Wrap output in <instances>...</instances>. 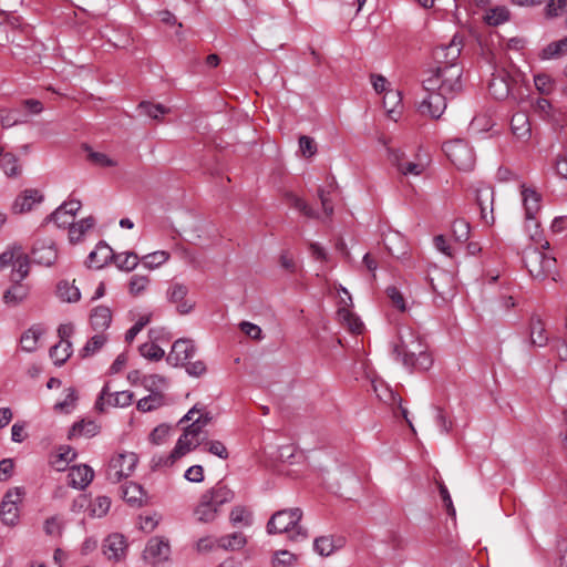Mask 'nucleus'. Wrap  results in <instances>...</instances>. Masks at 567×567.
<instances>
[{"label":"nucleus","instance_id":"1","mask_svg":"<svg viewBox=\"0 0 567 567\" xmlns=\"http://www.w3.org/2000/svg\"><path fill=\"white\" fill-rule=\"evenodd\" d=\"M462 68L457 63L440 65L423 79L426 95L419 103V111L439 118L446 109L447 97L462 90Z\"/></svg>","mask_w":567,"mask_h":567},{"label":"nucleus","instance_id":"2","mask_svg":"<svg viewBox=\"0 0 567 567\" xmlns=\"http://www.w3.org/2000/svg\"><path fill=\"white\" fill-rule=\"evenodd\" d=\"M234 496V492L226 485L216 484L200 495L194 508L195 518L204 524L215 522L221 514L223 506L230 503Z\"/></svg>","mask_w":567,"mask_h":567},{"label":"nucleus","instance_id":"3","mask_svg":"<svg viewBox=\"0 0 567 567\" xmlns=\"http://www.w3.org/2000/svg\"><path fill=\"white\" fill-rule=\"evenodd\" d=\"M520 196L525 212V230L529 234L530 240L535 244H539L542 249H549V241L543 238V233L537 219V214L542 207V195L535 188L523 185Z\"/></svg>","mask_w":567,"mask_h":567},{"label":"nucleus","instance_id":"4","mask_svg":"<svg viewBox=\"0 0 567 567\" xmlns=\"http://www.w3.org/2000/svg\"><path fill=\"white\" fill-rule=\"evenodd\" d=\"M302 518L300 508H289L276 512L267 524L268 534H289L293 542L308 538V532L299 523Z\"/></svg>","mask_w":567,"mask_h":567},{"label":"nucleus","instance_id":"5","mask_svg":"<svg viewBox=\"0 0 567 567\" xmlns=\"http://www.w3.org/2000/svg\"><path fill=\"white\" fill-rule=\"evenodd\" d=\"M203 441V434L188 425L178 437L173 451L167 455L153 457L154 467L172 466L177 460L194 451Z\"/></svg>","mask_w":567,"mask_h":567},{"label":"nucleus","instance_id":"6","mask_svg":"<svg viewBox=\"0 0 567 567\" xmlns=\"http://www.w3.org/2000/svg\"><path fill=\"white\" fill-rule=\"evenodd\" d=\"M138 456L135 452L121 450L115 452L107 464V478L117 483L123 478L130 477L136 470Z\"/></svg>","mask_w":567,"mask_h":567},{"label":"nucleus","instance_id":"7","mask_svg":"<svg viewBox=\"0 0 567 567\" xmlns=\"http://www.w3.org/2000/svg\"><path fill=\"white\" fill-rule=\"evenodd\" d=\"M142 558L150 567H168L172 563V547L164 536L151 537L143 550Z\"/></svg>","mask_w":567,"mask_h":567},{"label":"nucleus","instance_id":"8","mask_svg":"<svg viewBox=\"0 0 567 567\" xmlns=\"http://www.w3.org/2000/svg\"><path fill=\"white\" fill-rule=\"evenodd\" d=\"M523 259L526 269L534 279L544 280L555 270L556 259L537 248L525 249Z\"/></svg>","mask_w":567,"mask_h":567},{"label":"nucleus","instance_id":"9","mask_svg":"<svg viewBox=\"0 0 567 567\" xmlns=\"http://www.w3.org/2000/svg\"><path fill=\"white\" fill-rule=\"evenodd\" d=\"M386 152L389 162L403 176H421L430 165V159L426 156L417 155L414 161H410L400 150L388 147Z\"/></svg>","mask_w":567,"mask_h":567},{"label":"nucleus","instance_id":"10","mask_svg":"<svg viewBox=\"0 0 567 567\" xmlns=\"http://www.w3.org/2000/svg\"><path fill=\"white\" fill-rule=\"evenodd\" d=\"M444 152L453 165L461 171H472L475 166V154L463 140H454L444 144Z\"/></svg>","mask_w":567,"mask_h":567},{"label":"nucleus","instance_id":"11","mask_svg":"<svg viewBox=\"0 0 567 567\" xmlns=\"http://www.w3.org/2000/svg\"><path fill=\"white\" fill-rule=\"evenodd\" d=\"M25 492L22 487H12L7 491L0 504V518L7 526H16L20 520L19 505L24 498Z\"/></svg>","mask_w":567,"mask_h":567},{"label":"nucleus","instance_id":"12","mask_svg":"<svg viewBox=\"0 0 567 567\" xmlns=\"http://www.w3.org/2000/svg\"><path fill=\"white\" fill-rule=\"evenodd\" d=\"M516 78L506 69L496 70L489 81V92L496 100L514 96Z\"/></svg>","mask_w":567,"mask_h":567},{"label":"nucleus","instance_id":"13","mask_svg":"<svg viewBox=\"0 0 567 567\" xmlns=\"http://www.w3.org/2000/svg\"><path fill=\"white\" fill-rule=\"evenodd\" d=\"M398 357H402L405 365H411L420 370H427L432 365V358L421 337Z\"/></svg>","mask_w":567,"mask_h":567},{"label":"nucleus","instance_id":"14","mask_svg":"<svg viewBox=\"0 0 567 567\" xmlns=\"http://www.w3.org/2000/svg\"><path fill=\"white\" fill-rule=\"evenodd\" d=\"M166 299L179 315H188L195 308V301L188 297V287L182 282H173L167 288Z\"/></svg>","mask_w":567,"mask_h":567},{"label":"nucleus","instance_id":"15","mask_svg":"<svg viewBox=\"0 0 567 567\" xmlns=\"http://www.w3.org/2000/svg\"><path fill=\"white\" fill-rule=\"evenodd\" d=\"M195 353L196 347L194 341L187 338H181L173 343L166 357V361L172 367H184Z\"/></svg>","mask_w":567,"mask_h":567},{"label":"nucleus","instance_id":"16","mask_svg":"<svg viewBox=\"0 0 567 567\" xmlns=\"http://www.w3.org/2000/svg\"><path fill=\"white\" fill-rule=\"evenodd\" d=\"M102 548L109 560L121 561L126 557L128 544L124 535L113 533L104 539Z\"/></svg>","mask_w":567,"mask_h":567},{"label":"nucleus","instance_id":"17","mask_svg":"<svg viewBox=\"0 0 567 567\" xmlns=\"http://www.w3.org/2000/svg\"><path fill=\"white\" fill-rule=\"evenodd\" d=\"M133 398L134 394L131 391H117L115 393H110L109 385L105 384L96 401V408L101 411L104 410L105 405L126 408L131 405Z\"/></svg>","mask_w":567,"mask_h":567},{"label":"nucleus","instance_id":"18","mask_svg":"<svg viewBox=\"0 0 567 567\" xmlns=\"http://www.w3.org/2000/svg\"><path fill=\"white\" fill-rule=\"evenodd\" d=\"M42 200L43 195L38 189H25L16 197L11 210L16 215L27 214Z\"/></svg>","mask_w":567,"mask_h":567},{"label":"nucleus","instance_id":"19","mask_svg":"<svg viewBox=\"0 0 567 567\" xmlns=\"http://www.w3.org/2000/svg\"><path fill=\"white\" fill-rule=\"evenodd\" d=\"M81 208V202L71 199L59 206L50 216L58 227H70L74 220L75 214Z\"/></svg>","mask_w":567,"mask_h":567},{"label":"nucleus","instance_id":"20","mask_svg":"<svg viewBox=\"0 0 567 567\" xmlns=\"http://www.w3.org/2000/svg\"><path fill=\"white\" fill-rule=\"evenodd\" d=\"M32 254L35 262L47 267L52 266L58 258V251L54 243L47 239L38 241Z\"/></svg>","mask_w":567,"mask_h":567},{"label":"nucleus","instance_id":"21","mask_svg":"<svg viewBox=\"0 0 567 567\" xmlns=\"http://www.w3.org/2000/svg\"><path fill=\"white\" fill-rule=\"evenodd\" d=\"M462 50V41L456 35L449 44L442 45L435 50V58L441 65L456 63Z\"/></svg>","mask_w":567,"mask_h":567},{"label":"nucleus","instance_id":"22","mask_svg":"<svg viewBox=\"0 0 567 567\" xmlns=\"http://www.w3.org/2000/svg\"><path fill=\"white\" fill-rule=\"evenodd\" d=\"M94 472L87 465L73 466L68 473L69 485L80 489L86 487L92 482Z\"/></svg>","mask_w":567,"mask_h":567},{"label":"nucleus","instance_id":"23","mask_svg":"<svg viewBox=\"0 0 567 567\" xmlns=\"http://www.w3.org/2000/svg\"><path fill=\"white\" fill-rule=\"evenodd\" d=\"M114 257L112 248L105 243H99L87 257L89 267L101 269Z\"/></svg>","mask_w":567,"mask_h":567},{"label":"nucleus","instance_id":"24","mask_svg":"<svg viewBox=\"0 0 567 567\" xmlns=\"http://www.w3.org/2000/svg\"><path fill=\"white\" fill-rule=\"evenodd\" d=\"M212 420V414L204 406L196 404L183 416L181 422L190 421L192 423L189 425L203 434L204 427L207 426Z\"/></svg>","mask_w":567,"mask_h":567},{"label":"nucleus","instance_id":"25","mask_svg":"<svg viewBox=\"0 0 567 567\" xmlns=\"http://www.w3.org/2000/svg\"><path fill=\"white\" fill-rule=\"evenodd\" d=\"M511 130L513 135L520 141H527L532 136L529 117L524 112H517L512 116Z\"/></svg>","mask_w":567,"mask_h":567},{"label":"nucleus","instance_id":"26","mask_svg":"<svg viewBox=\"0 0 567 567\" xmlns=\"http://www.w3.org/2000/svg\"><path fill=\"white\" fill-rule=\"evenodd\" d=\"M344 545V540L341 537L334 536H320L317 537L313 542L315 551L322 556L328 557L332 555L336 550L341 548Z\"/></svg>","mask_w":567,"mask_h":567},{"label":"nucleus","instance_id":"27","mask_svg":"<svg viewBox=\"0 0 567 567\" xmlns=\"http://www.w3.org/2000/svg\"><path fill=\"white\" fill-rule=\"evenodd\" d=\"M123 498L131 506L141 507L147 503V494L144 491L143 486L135 483L130 482L123 487Z\"/></svg>","mask_w":567,"mask_h":567},{"label":"nucleus","instance_id":"28","mask_svg":"<svg viewBox=\"0 0 567 567\" xmlns=\"http://www.w3.org/2000/svg\"><path fill=\"white\" fill-rule=\"evenodd\" d=\"M383 107L391 120L398 121L403 109L401 92L396 89L386 91V94L383 95Z\"/></svg>","mask_w":567,"mask_h":567},{"label":"nucleus","instance_id":"29","mask_svg":"<svg viewBox=\"0 0 567 567\" xmlns=\"http://www.w3.org/2000/svg\"><path fill=\"white\" fill-rule=\"evenodd\" d=\"M28 296L29 287L21 284V281H14V284L3 293V301L7 306L17 307L24 302Z\"/></svg>","mask_w":567,"mask_h":567},{"label":"nucleus","instance_id":"30","mask_svg":"<svg viewBox=\"0 0 567 567\" xmlns=\"http://www.w3.org/2000/svg\"><path fill=\"white\" fill-rule=\"evenodd\" d=\"M92 328L97 332H104L112 322V311L109 307H95L90 316Z\"/></svg>","mask_w":567,"mask_h":567},{"label":"nucleus","instance_id":"31","mask_svg":"<svg viewBox=\"0 0 567 567\" xmlns=\"http://www.w3.org/2000/svg\"><path fill=\"white\" fill-rule=\"evenodd\" d=\"M76 456L72 447L68 445L60 446L55 453L51 455L50 463L56 471H64L69 463Z\"/></svg>","mask_w":567,"mask_h":567},{"label":"nucleus","instance_id":"32","mask_svg":"<svg viewBox=\"0 0 567 567\" xmlns=\"http://www.w3.org/2000/svg\"><path fill=\"white\" fill-rule=\"evenodd\" d=\"M87 161L96 167H114L117 165V159L110 154L101 151H95L92 147H85Z\"/></svg>","mask_w":567,"mask_h":567},{"label":"nucleus","instance_id":"33","mask_svg":"<svg viewBox=\"0 0 567 567\" xmlns=\"http://www.w3.org/2000/svg\"><path fill=\"white\" fill-rule=\"evenodd\" d=\"M492 200L493 192L491 189H483L477 194V202L481 208L482 219L486 224L494 223Z\"/></svg>","mask_w":567,"mask_h":567},{"label":"nucleus","instance_id":"34","mask_svg":"<svg viewBox=\"0 0 567 567\" xmlns=\"http://www.w3.org/2000/svg\"><path fill=\"white\" fill-rule=\"evenodd\" d=\"M567 53V37L558 41L548 43L540 52V60L558 59Z\"/></svg>","mask_w":567,"mask_h":567},{"label":"nucleus","instance_id":"35","mask_svg":"<svg viewBox=\"0 0 567 567\" xmlns=\"http://www.w3.org/2000/svg\"><path fill=\"white\" fill-rule=\"evenodd\" d=\"M56 296L63 302H78L81 298L80 289L74 282L60 281L56 287Z\"/></svg>","mask_w":567,"mask_h":567},{"label":"nucleus","instance_id":"36","mask_svg":"<svg viewBox=\"0 0 567 567\" xmlns=\"http://www.w3.org/2000/svg\"><path fill=\"white\" fill-rule=\"evenodd\" d=\"M94 226V219L92 217L83 218L78 223H72L69 227V239L71 243H80L86 233Z\"/></svg>","mask_w":567,"mask_h":567},{"label":"nucleus","instance_id":"37","mask_svg":"<svg viewBox=\"0 0 567 567\" xmlns=\"http://www.w3.org/2000/svg\"><path fill=\"white\" fill-rule=\"evenodd\" d=\"M282 199L285 204L300 212L307 217H315L316 214L311 207L307 205V203L299 197L296 193L291 190H285L282 194Z\"/></svg>","mask_w":567,"mask_h":567},{"label":"nucleus","instance_id":"38","mask_svg":"<svg viewBox=\"0 0 567 567\" xmlns=\"http://www.w3.org/2000/svg\"><path fill=\"white\" fill-rule=\"evenodd\" d=\"M247 543L245 535L240 532H235L218 538V548L224 550H239Z\"/></svg>","mask_w":567,"mask_h":567},{"label":"nucleus","instance_id":"39","mask_svg":"<svg viewBox=\"0 0 567 567\" xmlns=\"http://www.w3.org/2000/svg\"><path fill=\"white\" fill-rule=\"evenodd\" d=\"M339 321L348 327L353 333H361L363 329L362 321L347 307L338 309Z\"/></svg>","mask_w":567,"mask_h":567},{"label":"nucleus","instance_id":"40","mask_svg":"<svg viewBox=\"0 0 567 567\" xmlns=\"http://www.w3.org/2000/svg\"><path fill=\"white\" fill-rule=\"evenodd\" d=\"M165 404V398L161 392H152L137 401L136 408L141 412H152Z\"/></svg>","mask_w":567,"mask_h":567},{"label":"nucleus","instance_id":"41","mask_svg":"<svg viewBox=\"0 0 567 567\" xmlns=\"http://www.w3.org/2000/svg\"><path fill=\"white\" fill-rule=\"evenodd\" d=\"M299 556L290 550H276L271 557V567H295L297 566Z\"/></svg>","mask_w":567,"mask_h":567},{"label":"nucleus","instance_id":"42","mask_svg":"<svg viewBox=\"0 0 567 567\" xmlns=\"http://www.w3.org/2000/svg\"><path fill=\"white\" fill-rule=\"evenodd\" d=\"M511 12L504 6H496L486 10L484 21L489 25H499L509 20Z\"/></svg>","mask_w":567,"mask_h":567},{"label":"nucleus","instance_id":"43","mask_svg":"<svg viewBox=\"0 0 567 567\" xmlns=\"http://www.w3.org/2000/svg\"><path fill=\"white\" fill-rule=\"evenodd\" d=\"M72 354L71 341H59L50 349V357L54 364L62 365Z\"/></svg>","mask_w":567,"mask_h":567},{"label":"nucleus","instance_id":"44","mask_svg":"<svg viewBox=\"0 0 567 567\" xmlns=\"http://www.w3.org/2000/svg\"><path fill=\"white\" fill-rule=\"evenodd\" d=\"M29 257L22 248L21 252L18 255V259H16L12 266L11 280L22 281L29 274Z\"/></svg>","mask_w":567,"mask_h":567},{"label":"nucleus","instance_id":"45","mask_svg":"<svg viewBox=\"0 0 567 567\" xmlns=\"http://www.w3.org/2000/svg\"><path fill=\"white\" fill-rule=\"evenodd\" d=\"M398 334L399 343H396L394 347V352L398 355L420 338V336L411 327H401L398 331Z\"/></svg>","mask_w":567,"mask_h":567},{"label":"nucleus","instance_id":"46","mask_svg":"<svg viewBox=\"0 0 567 567\" xmlns=\"http://www.w3.org/2000/svg\"><path fill=\"white\" fill-rule=\"evenodd\" d=\"M113 260H114L116 267L124 271L134 270L140 262L138 256L132 251H126V252H121V254L114 255Z\"/></svg>","mask_w":567,"mask_h":567},{"label":"nucleus","instance_id":"47","mask_svg":"<svg viewBox=\"0 0 567 567\" xmlns=\"http://www.w3.org/2000/svg\"><path fill=\"white\" fill-rule=\"evenodd\" d=\"M99 433V425L93 421H81L79 423H75L70 433L69 437H76V436H85V437H92Z\"/></svg>","mask_w":567,"mask_h":567},{"label":"nucleus","instance_id":"48","mask_svg":"<svg viewBox=\"0 0 567 567\" xmlns=\"http://www.w3.org/2000/svg\"><path fill=\"white\" fill-rule=\"evenodd\" d=\"M111 507V499L107 496H96L90 502L89 514L91 517L101 518L105 516Z\"/></svg>","mask_w":567,"mask_h":567},{"label":"nucleus","instance_id":"49","mask_svg":"<svg viewBox=\"0 0 567 567\" xmlns=\"http://www.w3.org/2000/svg\"><path fill=\"white\" fill-rule=\"evenodd\" d=\"M42 336V330L39 327H32L28 329L20 339L21 348L24 351L31 352L34 351L38 347V342L40 337Z\"/></svg>","mask_w":567,"mask_h":567},{"label":"nucleus","instance_id":"50","mask_svg":"<svg viewBox=\"0 0 567 567\" xmlns=\"http://www.w3.org/2000/svg\"><path fill=\"white\" fill-rule=\"evenodd\" d=\"M107 341V336L104 332H97L86 344L82 348L81 353L83 357H91L100 351Z\"/></svg>","mask_w":567,"mask_h":567},{"label":"nucleus","instance_id":"51","mask_svg":"<svg viewBox=\"0 0 567 567\" xmlns=\"http://www.w3.org/2000/svg\"><path fill=\"white\" fill-rule=\"evenodd\" d=\"M0 168L7 176H16L19 173L17 157L11 153H4L2 147H0Z\"/></svg>","mask_w":567,"mask_h":567},{"label":"nucleus","instance_id":"52","mask_svg":"<svg viewBox=\"0 0 567 567\" xmlns=\"http://www.w3.org/2000/svg\"><path fill=\"white\" fill-rule=\"evenodd\" d=\"M494 126V122L488 114H477L470 124V131L473 134H481L489 131Z\"/></svg>","mask_w":567,"mask_h":567},{"label":"nucleus","instance_id":"53","mask_svg":"<svg viewBox=\"0 0 567 567\" xmlns=\"http://www.w3.org/2000/svg\"><path fill=\"white\" fill-rule=\"evenodd\" d=\"M172 427L168 424H159L148 435V442L154 446L163 445L171 435Z\"/></svg>","mask_w":567,"mask_h":567},{"label":"nucleus","instance_id":"54","mask_svg":"<svg viewBox=\"0 0 567 567\" xmlns=\"http://www.w3.org/2000/svg\"><path fill=\"white\" fill-rule=\"evenodd\" d=\"M532 343L538 347L546 344L548 338L546 336L544 323L539 319H533L530 323Z\"/></svg>","mask_w":567,"mask_h":567},{"label":"nucleus","instance_id":"55","mask_svg":"<svg viewBox=\"0 0 567 567\" xmlns=\"http://www.w3.org/2000/svg\"><path fill=\"white\" fill-rule=\"evenodd\" d=\"M140 353L150 361H159L165 355L164 349L152 341L143 343L140 347Z\"/></svg>","mask_w":567,"mask_h":567},{"label":"nucleus","instance_id":"56","mask_svg":"<svg viewBox=\"0 0 567 567\" xmlns=\"http://www.w3.org/2000/svg\"><path fill=\"white\" fill-rule=\"evenodd\" d=\"M169 259V254L165 250H157L145 255L142 258L143 265L148 269H156Z\"/></svg>","mask_w":567,"mask_h":567},{"label":"nucleus","instance_id":"57","mask_svg":"<svg viewBox=\"0 0 567 567\" xmlns=\"http://www.w3.org/2000/svg\"><path fill=\"white\" fill-rule=\"evenodd\" d=\"M78 395L74 389L65 390V396L62 401L54 404V410L60 413H70L75 408Z\"/></svg>","mask_w":567,"mask_h":567},{"label":"nucleus","instance_id":"58","mask_svg":"<svg viewBox=\"0 0 567 567\" xmlns=\"http://www.w3.org/2000/svg\"><path fill=\"white\" fill-rule=\"evenodd\" d=\"M21 250V245L12 244L8 246L7 249L0 254V270L10 266L12 267Z\"/></svg>","mask_w":567,"mask_h":567},{"label":"nucleus","instance_id":"59","mask_svg":"<svg viewBox=\"0 0 567 567\" xmlns=\"http://www.w3.org/2000/svg\"><path fill=\"white\" fill-rule=\"evenodd\" d=\"M229 520L234 525L248 526L251 523V514L247 507L238 505L231 509Z\"/></svg>","mask_w":567,"mask_h":567},{"label":"nucleus","instance_id":"60","mask_svg":"<svg viewBox=\"0 0 567 567\" xmlns=\"http://www.w3.org/2000/svg\"><path fill=\"white\" fill-rule=\"evenodd\" d=\"M534 84L537 91L545 95L550 94L555 89L554 79L546 73L536 74L534 76Z\"/></svg>","mask_w":567,"mask_h":567},{"label":"nucleus","instance_id":"61","mask_svg":"<svg viewBox=\"0 0 567 567\" xmlns=\"http://www.w3.org/2000/svg\"><path fill=\"white\" fill-rule=\"evenodd\" d=\"M150 278L147 276L134 275L130 279L128 290L133 296H140L147 289Z\"/></svg>","mask_w":567,"mask_h":567},{"label":"nucleus","instance_id":"62","mask_svg":"<svg viewBox=\"0 0 567 567\" xmlns=\"http://www.w3.org/2000/svg\"><path fill=\"white\" fill-rule=\"evenodd\" d=\"M470 224L465 219H455L452 224V233L456 241H466L470 237Z\"/></svg>","mask_w":567,"mask_h":567},{"label":"nucleus","instance_id":"63","mask_svg":"<svg viewBox=\"0 0 567 567\" xmlns=\"http://www.w3.org/2000/svg\"><path fill=\"white\" fill-rule=\"evenodd\" d=\"M166 383V379L159 374H145L142 378V385L152 392H159Z\"/></svg>","mask_w":567,"mask_h":567},{"label":"nucleus","instance_id":"64","mask_svg":"<svg viewBox=\"0 0 567 567\" xmlns=\"http://www.w3.org/2000/svg\"><path fill=\"white\" fill-rule=\"evenodd\" d=\"M545 13L548 18L567 14V0H549L545 8Z\"/></svg>","mask_w":567,"mask_h":567}]
</instances>
